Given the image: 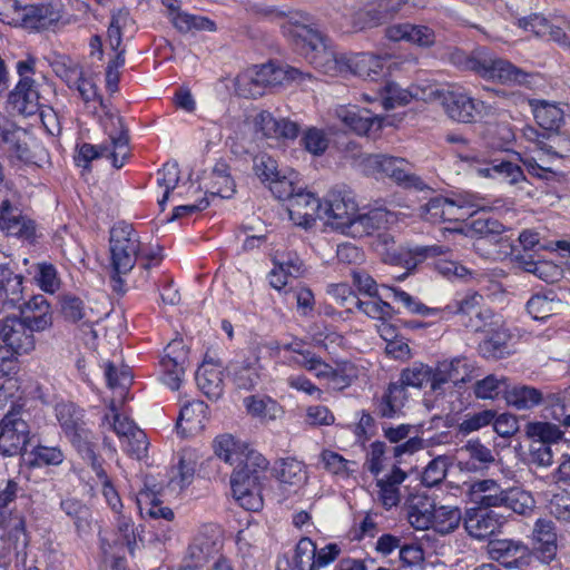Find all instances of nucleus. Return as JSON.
I'll return each instance as SVG.
<instances>
[{
	"label": "nucleus",
	"instance_id": "obj_1",
	"mask_svg": "<svg viewBox=\"0 0 570 570\" xmlns=\"http://www.w3.org/2000/svg\"><path fill=\"white\" fill-rule=\"evenodd\" d=\"M214 452L224 462L235 465L230 478L235 500L248 511H258L263 507L261 491L262 481L266 479L267 460L232 434L217 436Z\"/></svg>",
	"mask_w": 570,
	"mask_h": 570
},
{
	"label": "nucleus",
	"instance_id": "obj_2",
	"mask_svg": "<svg viewBox=\"0 0 570 570\" xmlns=\"http://www.w3.org/2000/svg\"><path fill=\"white\" fill-rule=\"evenodd\" d=\"M321 220L345 236L361 238L387 227L396 217L384 208L360 212L351 190L334 188L323 199Z\"/></svg>",
	"mask_w": 570,
	"mask_h": 570
},
{
	"label": "nucleus",
	"instance_id": "obj_3",
	"mask_svg": "<svg viewBox=\"0 0 570 570\" xmlns=\"http://www.w3.org/2000/svg\"><path fill=\"white\" fill-rule=\"evenodd\" d=\"M277 18L284 36L297 46L315 69L331 77L348 73V55H338L327 46L322 36L309 27L306 14L295 11L277 14Z\"/></svg>",
	"mask_w": 570,
	"mask_h": 570
},
{
	"label": "nucleus",
	"instance_id": "obj_4",
	"mask_svg": "<svg viewBox=\"0 0 570 570\" xmlns=\"http://www.w3.org/2000/svg\"><path fill=\"white\" fill-rule=\"evenodd\" d=\"M110 264L116 273L115 281L121 284V275L132 269L139 259L144 269L148 271L160 262V256L147 249L140 242L136 229L126 223L115 225L110 230Z\"/></svg>",
	"mask_w": 570,
	"mask_h": 570
},
{
	"label": "nucleus",
	"instance_id": "obj_5",
	"mask_svg": "<svg viewBox=\"0 0 570 570\" xmlns=\"http://www.w3.org/2000/svg\"><path fill=\"white\" fill-rule=\"evenodd\" d=\"M18 380L8 377L0 385V409L8 402L11 410L0 421V453L6 456L19 454L28 442L29 426L14 409L20 400Z\"/></svg>",
	"mask_w": 570,
	"mask_h": 570
},
{
	"label": "nucleus",
	"instance_id": "obj_6",
	"mask_svg": "<svg viewBox=\"0 0 570 570\" xmlns=\"http://www.w3.org/2000/svg\"><path fill=\"white\" fill-rule=\"evenodd\" d=\"M453 59L455 63L488 80H497L504 85H520L527 81L528 75L523 70L484 49L476 50L469 57L458 52L453 55Z\"/></svg>",
	"mask_w": 570,
	"mask_h": 570
},
{
	"label": "nucleus",
	"instance_id": "obj_7",
	"mask_svg": "<svg viewBox=\"0 0 570 570\" xmlns=\"http://www.w3.org/2000/svg\"><path fill=\"white\" fill-rule=\"evenodd\" d=\"M357 166L365 175L373 176L376 179L387 177L400 186L419 190L425 187L422 179L412 173L411 165L403 158L364 155L360 157Z\"/></svg>",
	"mask_w": 570,
	"mask_h": 570
},
{
	"label": "nucleus",
	"instance_id": "obj_8",
	"mask_svg": "<svg viewBox=\"0 0 570 570\" xmlns=\"http://www.w3.org/2000/svg\"><path fill=\"white\" fill-rule=\"evenodd\" d=\"M102 424L108 425L116 433L122 451L128 455L137 460L146 456L149 445L146 433L127 415L119 412L115 399L109 404V412L105 414Z\"/></svg>",
	"mask_w": 570,
	"mask_h": 570
},
{
	"label": "nucleus",
	"instance_id": "obj_9",
	"mask_svg": "<svg viewBox=\"0 0 570 570\" xmlns=\"http://www.w3.org/2000/svg\"><path fill=\"white\" fill-rule=\"evenodd\" d=\"M484 206L472 194L434 197L424 206V218L431 223L460 222L482 210Z\"/></svg>",
	"mask_w": 570,
	"mask_h": 570
},
{
	"label": "nucleus",
	"instance_id": "obj_10",
	"mask_svg": "<svg viewBox=\"0 0 570 570\" xmlns=\"http://www.w3.org/2000/svg\"><path fill=\"white\" fill-rule=\"evenodd\" d=\"M55 413L63 433L82 459L94 458L96 454L94 436L86 428L82 411L72 403H59L55 407Z\"/></svg>",
	"mask_w": 570,
	"mask_h": 570
},
{
	"label": "nucleus",
	"instance_id": "obj_11",
	"mask_svg": "<svg viewBox=\"0 0 570 570\" xmlns=\"http://www.w3.org/2000/svg\"><path fill=\"white\" fill-rule=\"evenodd\" d=\"M441 106L449 118L458 122L470 124L491 112V107L482 100L472 98L458 86H446Z\"/></svg>",
	"mask_w": 570,
	"mask_h": 570
},
{
	"label": "nucleus",
	"instance_id": "obj_12",
	"mask_svg": "<svg viewBox=\"0 0 570 570\" xmlns=\"http://www.w3.org/2000/svg\"><path fill=\"white\" fill-rule=\"evenodd\" d=\"M245 125L256 136L267 139H295L299 132V127L295 121L286 118L276 119L265 110L248 114Z\"/></svg>",
	"mask_w": 570,
	"mask_h": 570
},
{
	"label": "nucleus",
	"instance_id": "obj_13",
	"mask_svg": "<svg viewBox=\"0 0 570 570\" xmlns=\"http://www.w3.org/2000/svg\"><path fill=\"white\" fill-rule=\"evenodd\" d=\"M35 331L19 316L0 321V341L16 355H28L36 348Z\"/></svg>",
	"mask_w": 570,
	"mask_h": 570
},
{
	"label": "nucleus",
	"instance_id": "obj_14",
	"mask_svg": "<svg viewBox=\"0 0 570 570\" xmlns=\"http://www.w3.org/2000/svg\"><path fill=\"white\" fill-rule=\"evenodd\" d=\"M104 116L100 119L101 126L109 140L105 142L112 149L109 151L110 161L115 168H121L129 157V139L122 118L112 114L107 106L101 108Z\"/></svg>",
	"mask_w": 570,
	"mask_h": 570
},
{
	"label": "nucleus",
	"instance_id": "obj_15",
	"mask_svg": "<svg viewBox=\"0 0 570 570\" xmlns=\"http://www.w3.org/2000/svg\"><path fill=\"white\" fill-rule=\"evenodd\" d=\"M20 487L12 479L0 481V528L17 542L21 541L22 547L27 546L24 520L20 515H11L6 508L16 500Z\"/></svg>",
	"mask_w": 570,
	"mask_h": 570
},
{
	"label": "nucleus",
	"instance_id": "obj_16",
	"mask_svg": "<svg viewBox=\"0 0 570 570\" xmlns=\"http://www.w3.org/2000/svg\"><path fill=\"white\" fill-rule=\"evenodd\" d=\"M483 297L476 292H466L458 295L452 303L446 305L449 313L462 316V324L474 332L482 330L485 320L490 317L489 309H482Z\"/></svg>",
	"mask_w": 570,
	"mask_h": 570
},
{
	"label": "nucleus",
	"instance_id": "obj_17",
	"mask_svg": "<svg viewBox=\"0 0 570 570\" xmlns=\"http://www.w3.org/2000/svg\"><path fill=\"white\" fill-rule=\"evenodd\" d=\"M488 552L491 559L510 569H524L532 560L529 547L520 540H492L489 542Z\"/></svg>",
	"mask_w": 570,
	"mask_h": 570
},
{
	"label": "nucleus",
	"instance_id": "obj_18",
	"mask_svg": "<svg viewBox=\"0 0 570 570\" xmlns=\"http://www.w3.org/2000/svg\"><path fill=\"white\" fill-rule=\"evenodd\" d=\"M333 112L346 129L357 135H370L384 126V118L356 105H340Z\"/></svg>",
	"mask_w": 570,
	"mask_h": 570
},
{
	"label": "nucleus",
	"instance_id": "obj_19",
	"mask_svg": "<svg viewBox=\"0 0 570 570\" xmlns=\"http://www.w3.org/2000/svg\"><path fill=\"white\" fill-rule=\"evenodd\" d=\"M340 554L336 544L330 543L317 550L309 538H302L295 548L293 560L301 570H320L332 563Z\"/></svg>",
	"mask_w": 570,
	"mask_h": 570
},
{
	"label": "nucleus",
	"instance_id": "obj_20",
	"mask_svg": "<svg viewBox=\"0 0 570 570\" xmlns=\"http://www.w3.org/2000/svg\"><path fill=\"white\" fill-rule=\"evenodd\" d=\"M0 229L8 236H13L22 240L33 242L37 237L35 222L21 209L12 205L9 199L0 204Z\"/></svg>",
	"mask_w": 570,
	"mask_h": 570
},
{
	"label": "nucleus",
	"instance_id": "obj_21",
	"mask_svg": "<svg viewBox=\"0 0 570 570\" xmlns=\"http://www.w3.org/2000/svg\"><path fill=\"white\" fill-rule=\"evenodd\" d=\"M311 363V373L318 380L327 382V387L342 391L350 386L352 382L357 379L360 368L352 362L344 361L337 363L335 367L321 360H313Z\"/></svg>",
	"mask_w": 570,
	"mask_h": 570
},
{
	"label": "nucleus",
	"instance_id": "obj_22",
	"mask_svg": "<svg viewBox=\"0 0 570 570\" xmlns=\"http://www.w3.org/2000/svg\"><path fill=\"white\" fill-rule=\"evenodd\" d=\"M322 209L323 200L309 191H304L303 188L291 197L287 205L289 219L304 228L312 227L317 218L321 219Z\"/></svg>",
	"mask_w": 570,
	"mask_h": 570
},
{
	"label": "nucleus",
	"instance_id": "obj_23",
	"mask_svg": "<svg viewBox=\"0 0 570 570\" xmlns=\"http://www.w3.org/2000/svg\"><path fill=\"white\" fill-rule=\"evenodd\" d=\"M227 377L238 391H253L263 380V368L258 356L235 360L227 366Z\"/></svg>",
	"mask_w": 570,
	"mask_h": 570
},
{
	"label": "nucleus",
	"instance_id": "obj_24",
	"mask_svg": "<svg viewBox=\"0 0 570 570\" xmlns=\"http://www.w3.org/2000/svg\"><path fill=\"white\" fill-rule=\"evenodd\" d=\"M161 491L163 485L156 483L154 478L146 479L144 488L136 495L137 508L142 518L161 519L166 522L174 519L173 510L163 505L158 499Z\"/></svg>",
	"mask_w": 570,
	"mask_h": 570
},
{
	"label": "nucleus",
	"instance_id": "obj_25",
	"mask_svg": "<svg viewBox=\"0 0 570 570\" xmlns=\"http://www.w3.org/2000/svg\"><path fill=\"white\" fill-rule=\"evenodd\" d=\"M465 159L471 161V169L482 178H490L510 185L517 184L524 178L520 166L509 160L494 159L483 161L476 157H465Z\"/></svg>",
	"mask_w": 570,
	"mask_h": 570
},
{
	"label": "nucleus",
	"instance_id": "obj_26",
	"mask_svg": "<svg viewBox=\"0 0 570 570\" xmlns=\"http://www.w3.org/2000/svg\"><path fill=\"white\" fill-rule=\"evenodd\" d=\"M471 364L464 357H455L440 362L436 367L432 368L434 392L443 390L448 383L458 385L471 379Z\"/></svg>",
	"mask_w": 570,
	"mask_h": 570
},
{
	"label": "nucleus",
	"instance_id": "obj_27",
	"mask_svg": "<svg viewBox=\"0 0 570 570\" xmlns=\"http://www.w3.org/2000/svg\"><path fill=\"white\" fill-rule=\"evenodd\" d=\"M164 356L160 360V366L163 370V382L170 390H178L184 376V361L185 353L184 346L180 341L170 342L165 351Z\"/></svg>",
	"mask_w": 570,
	"mask_h": 570
},
{
	"label": "nucleus",
	"instance_id": "obj_28",
	"mask_svg": "<svg viewBox=\"0 0 570 570\" xmlns=\"http://www.w3.org/2000/svg\"><path fill=\"white\" fill-rule=\"evenodd\" d=\"M9 104L21 115L32 116L39 112L42 119L46 117L36 81L20 80L9 96Z\"/></svg>",
	"mask_w": 570,
	"mask_h": 570
},
{
	"label": "nucleus",
	"instance_id": "obj_29",
	"mask_svg": "<svg viewBox=\"0 0 570 570\" xmlns=\"http://www.w3.org/2000/svg\"><path fill=\"white\" fill-rule=\"evenodd\" d=\"M26 131L12 122L8 117L0 115V147L11 157L21 161L30 159V151L24 141Z\"/></svg>",
	"mask_w": 570,
	"mask_h": 570
},
{
	"label": "nucleus",
	"instance_id": "obj_30",
	"mask_svg": "<svg viewBox=\"0 0 570 570\" xmlns=\"http://www.w3.org/2000/svg\"><path fill=\"white\" fill-rule=\"evenodd\" d=\"M434 509V501L425 493L410 494L405 501L407 522L417 531L430 529Z\"/></svg>",
	"mask_w": 570,
	"mask_h": 570
},
{
	"label": "nucleus",
	"instance_id": "obj_31",
	"mask_svg": "<svg viewBox=\"0 0 570 570\" xmlns=\"http://www.w3.org/2000/svg\"><path fill=\"white\" fill-rule=\"evenodd\" d=\"M17 308L20 318L26 321L35 332H43L52 325V312L50 304L42 295H35L28 302H23Z\"/></svg>",
	"mask_w": 570,
	"mask_h": 570
},
{
	"label": "nucleus",
	"instance_id": "obj_32",
	"mask_svg": "<svg viewBox=\"0 0 570 570\" xmlns=\"http://www.w3.org/2000/svg\"><path fill=\"white\" fill-rule=\"evenodd\" d=\"M198 460V453L194 449H185L180 452L177 466L170 471L167 484L169 491L179 493L191 484Z\"/></svg>",
	"mask_w": 570,
	"mask_h": 570
},
{
	"label": "nucleus",
	"instance_id": "obj_33",
	"mask_svg": "<svg viewBox=\"0 0 570 570\" xmlns=\"http://www.w3.org/2000/svg\"><path fill=\"white\" fill-rule=\"evenodd\" d=\"M534 549L542 562H550L557 554V532L553 521L538 519L532 531Z\"/></svg>",
	"mask_w": 570,
	"mask_h": 570
},
{
	"label": "nucleus",
	"instance_id": "obj_34",
	"mask_svg": "<svg viewBox=\"0 0 570 570\" xmlns=\"http://www.w3.org/2000/svg\"><path fill=\"white\" fill-rule=\"evenodd\" d=\"M494 462L492 451L478 440L469 441L458 452V466L462 471L476 472Z\"/></svg>",
	"mask_w": 570,
	"mask_h": 570
},
{
	"label": "nucleus",
	"instance_id": "obj_35",
	"mask_svg": "<svg viewBox=\"0 0 570 570\" xmlns=\"http://www.w3.org/2000/svg\"><path fill=\"white\" fill-rule=\"evenodd\" d=\"M207 405L203 401H193L181 406L177 420V430L184 435L202 432L207 422Z\"/></svg>",
	"mask_w": 570,
	"mask_h": 570
},
{
	"label": "nucleus",
	"instance_id": "obj_36",
	"mask_svg": "<svg viewBox=\"0 0 570 570\" xmlns=\"http://www.w3.org/2000/svg\"><path fill=\"white\" fill-rule=\"evenodd\" d=\"M500 527V515L494 511H470L464 519L466 532L478 540L490 537L495 533Z\"/></svg>",
	"mask_w": 570,
	"mask_h": 570
},
{
	"label": "nucleus",
	"instance_id": "obj_37",
	"mask_svg": "<svg viewBox=\"0 0 570 570\" xmlns=\"http://www.w3.org/2000/svg\"><path fill=\"white\" fill-rule=\"evenodd\" d=\"M504 491L497 481L484 479L469 485L468 497L472 503L480 507H502Z\"/></svg>",
	"mask_w": 570,
	"mask_h": 570
},
{
	"label": "nucleus",
	"instance_id": "obj_38",
	"mask_svg": "<svg viewBox=\"0 0 570 570\" xmlns=\"http://www.w3.org/2000/svg\"><path fill=\"white\" fill-rule=\"evenodd\" d=\"M196 382L199 390L212 400H218L224 393L222 366L205 361L196 372Z\"/></svg>",
	"mask_w": 570,
	"mask_h": 570
},
{
	"label": "nucleus",
	"instance_id": "obj_39",
	"mask_svg": "<svg viewBox=\"0 0 570 570\" xmlns=\"http://www.w3.org/2000/svg\"><path fill=\"white\" fill-rule=\"evenodd\" d=\"M348 73L375 80L385 73L386 61L368 52L348 55Z\"/></svg>",
	"mask_w": 570,
	"mask_h": 570
},
{
	"label": "nucleus",
	"instance_id": "obj_40",
	"mask_svg": "<svg viewBox=\"0 0 570 570\" xmlns=\"http://www.w3.org/2000/svg\"><path fill=\"white\" fill-rule=\"evenodd\" d=\"M406 473L400 468L394 466L386 479H380L376 482L377 501L385 508L396 507L401 501L400 485L405 481Z\"/></svg>",
	"mask_w": 570,
	"mask_h": 570
},
{
	"label": "nucleus",
	"instance_id": "obj_41",
	"mask_svg": "<svg viewBox=\"0 0 570 570\" xmlns=\"http://www.w3.org/2000/svg\"><path fill=\"white\" fill-rule=\"evenodd\" d=\"M261 82L266 88L281 86L289 81L298 80L303 73L293 67L268 62L262 66H254Z\"/></svg>",
	"mask_w": 570,
	"mask_h": 570
},
{
	"label": "nucleus",
	"instance_id": "obj_42",
	"mask_svg": "<svg viewBox=\"0 0 570 570\" xmlns=\"http://www.w3.org/2000/svg\"><path fill=\"white\" fill-rule=\"evenodd\" d=\"M530 107L537 124L548 131L558 130L563 121V110L556 104L531 100Z\"/></svg>",
	"mask_w": 570,
	"mask_h": 570
},
{
	"label": "nucleus",
	"instance_id": "obj_43",
	"mask_svg": "<svg viewBox=\"0 0 570 570\" xmlns=\"http://www.w3.org/2000/svg\"><path fill=\"white\" fill-rule=\"evenodd\" d=\"M61 309L63 316L71 322H81L85 327L88 328L89 333L94 334L92 325L98 321V316L94 314V311L87 307L83 302L71 295L63 297L61 302Z\"/></svg>",
	"mask_w": 570,
	"mask_h": 570
},
{
	"label": "nucleus",
	"instance_id": "obj_44",
	"mask_svg": "<svg viewBox=\"0 0 570 570\" xmlns=\"http://www.w3.org/2000/svg\"><path fill=\"white\" fill-rule=\"evenodd\" d=\"M461 521L462 514L458 507L435 504L430 529L441 535H446L455 531Z\"/></svg>",
	"mask_w": 570,
	"mask_h": 570
},
{
	"label": "nucleus",
	"instance_id": "obj_45",
	"mask_svg": "<svg viewBox=\"0 0 570 570\" xmlns=\"http://www.w3.org/2000/svg\"><path fill=\"white\" fill-rule=\"evenodd\" d=\"M49 9L43 6H21L18 3L12 26L39 30L49 21Z\"/></svg>",
	"mask_w": 570,
	"mask_h": 570
},
{
	"label": "nucleus",
	"instance_id": "obj_46",
	"mask_svg": "<svg viewBox=\"0 0 570 570\" xmlns=\"http://www.w3.org/2000/svg\"><path fill=\"white\" fill-rule=\"evenodd\" d=\"M86 460L89 462L92 471L95 472L98 479V482L101 485V493L107 504L115 513H119V511L122 509L120 497L117 490L115 489L111 480L109 479L108 474L104 470L101 461L96 454H94V458H88Z\"/></svg>",
	"mask_w": 570,
	"mask_h": 570
},
{
	"label": "nucleus",
	"instance_id": "obj_47",
	"mask_svg": "<svg viewBox=\"0 0 570 570\" xmlns=\"http://www.w3.org/2000/svg\"><path fill=\"white\" fill-rule=\"evenodd\" d=\"M244 405L250 415L264 420L274 421L283 414L282 406L269 396H247Z\"/></svg>",
	"mask_w": 570,
	"mask_h": 570
},
{
	"label": "nucleus",
	"instance_id": "obj_48",
	"mask_svg": "<svg viewBox=\"0 0 570 570\" xmlns=\"http://www.w3.org/2000/svg\"><path fill=\"white\" fill-rule=\"evenodd\" d=\"M505 400L508 404L518 410H529L540 404L543 400L542 393L535 387L528 385H517L508 387Z\"/></svg>",
	"mask_w": 570,
	"mask_h": 570
},
{
	"label": "nucleus",
	"instance_id": "obj_49",
	"mask_svg": "<svg viewBox=\"0 0 570 570\" xmlns=\"http://www.w3.org/2000/svg\"><path fill=\"white\" fill-rule=\"evenodd\" d=\"M268 188L276 198L289 202L291 197L302 189V186L298 174L292 169H285L271 181Z\"/></svg>",
	"mask_w": 570,
	"mask_h": 570
},
{
	"label": "nucleus",
	"instance_id": "obj_50",
	"mask_svg": "<svg viewBox=\"0 0 570 570\" xmlns=\"http://www.w3.org/2000/svg\"><path fill=\"white\" fill-rule=\"evenodd\" d=\"M406 401V391L399 383H391L379 404V412L384 417L399 415Z\"/></svg>",
	"mask_w": 570,
	"mask_h": 570
},
{
	"label": "nucleus",
	"instance_id": "obj_51",
	"mask_svg": "<svg viewBox=\"0 0 570 570\" xmlns=\"http://www.w3.org/2000/svg\"><path fill=\"white\" fill-rule=\"evenodd\" d=\"M502 507L518 514L527 515L533 511L535 501L530 492L520 488H510L504 491Z\"/></svg>",
	"mask_w": 570,
	"mask_h": 570
},
{
	"label": "nucleus",
	"instance_id": "obj_52",
	"mask_svg": "<svg viewBox=\"0 0 570 570\" xmlns=\"http://www.w3.org/2000/svg\"><path fill=\"white\" fill-rule=\"evenodd\" d=\"M265 89L254 67L240 72L235 79V91L242 97L257 98L264 95Z\"/></svg>",
	"mask_w": 570,
	"mask_h": 570
},
{
	"label": "nucleus",
	"instance_id": "obj_53",
	"mask_svg": "<svg viewBox=\"0 0 570 570\" xmlns=\"http://www.w3.org/2000/svg\"><path fill=\"white\" fill-rule=\"evenodd\" d=\"M157 186L163 190L158 198V205L164 210L165 204L169 199L170 193L177 187L179 181V168L176 163H166L156 174Z\"/></svg>",
	"mask_w": 570,
	"mask_h": 570
},
{
	"label": "nucleus",
	"instance_id": "obj_54",
	"mask_svg": "<svg viewBox=\"0 0 570 570\" xmlns=\"http://www.w3.org/2000/svg\"><path fill=\"white\" fill-rule=\"evenodd\" d=\"M380 102L384 109H393L407 105L413 100L411 87L401 88L397 83L387 81L379 91Z\"/></svg>",
	"mask_w": 570,
	"mask_h": 570
},
{
	"label": "nucleus",
	"instance_id": "obj_55",
	"mask_svg": "<svg viewBox=\"0 0 570 570\" xmlns=\"http://www.w3.org/2000/svg\"><path fill=\"white\" fill-rule=\"evenodd\" d=\"M279 348L291 353V356L287 358V363L291 366H298L308 372H311V363H314L313 360H321V356L305 348V343L301 340H293L289 343L282 344Z\"/></svg>",
	"mask_w": 570,
	"mask_h": 570
},
{
	"label": "nucleus",
	"instance_id": "obj_56",
	"mask_svg": "<svg viewBox=\"0 0 570 570\" xmlns=\"http://www.w3.org/2000/svg\"><path fill=\"white\" fill-rule=\"evenodd\" d=\"M509 338L505 331H499L480 344V353L487 358H503L512 353Z\"/></svg>",
	"mask_w": 570,
	"mask_h": 570
},
{
	"label": "nucleus",
	"instance_id": "obj_57",
	"mask_svg": "<svg viewBox=\"0 0 570 570\" xmlns=\"http://www.w3.org/2000/svg\"><path fill=\"white\" fill-rule=\"evenodd\" d=\"M131 24L130 16L125 10H119L112 13L108 30H107V42L111 50L116 51L125 50L121 48L122 33Z\"/></svg>",
	"mask_w": 570,
	"mask_h": 570
},
{
	"label": "nucleus",
	"instance_id": "obj_58",
	"mask_svg": "<svg viewBox=\"0 0 570 570\" xmlns=\"http://www.w3.org/2000/svg\"><path fill=\"white\" fill-rule=\"evenodd\" d=\"M435 269L440 275L451 282L468 283L475 279L479 275L476 272L469 269L459 262L441 258L435 262Z\"/></svg>",
	"mask_w": 570,
	"mask_h": 570
},
{
	"label": "nucleus",
	"instance_id": "obj_59",
	"mask_svg": "<svg viewBox=\"0 0 570 570\" xmlns=\"http://www.w3.org/2000/svg\"><path fill=\"white\" fill-rule=\"evenodd\" d=\"M509 384L504 376L491 374L475 383L474 394L478 399L493 400L500 394L505 396Z\"/></svg>",
	"mask_w": 570,
	"mask_h": 570
},
{
	"label": "nucleus",
	"instance_id": "obj_60",
	"mask_svg": "<svg viewBox=\"0 0 570 570\" xmlns=\"http://www.w3.org/2000/svg\"><path fill=\"white\" fill-rule=\"evenodd\" d=\"M534 154V156H527L522 159L528 173L541 179L549 180L553 178L556 173L549 166V163L552 158L560 157L559 153L557 155H549L547 151H535Z\"/></svg>",
	"mask_w": 570,
	"mask_h": 570
},
{
	"label": "nucleus",
	"instance_id": "obj_61",
	"mask_svg": "<svg viewBox=\"0 0 570 570\" xmlns=\"http://www.w3.org/2000/svg\"><path fill=\"white\" fill-rule=\"evenodd\" d=\"M277 476L282 483L301 485L306 480L305 465L296 459H284L277 469Z\"/></svg>",
	"mask_w": 570,
	"mask_h": 570
},
{
	"label": "nucleus",
	"instance_id": "obj_62",
	"mask_svg": "<svg viewBox=\"0 0 570 570\" xmlns=\"http://www.w3.org/2000/svg\"><path fill=\"white\" fill-rule=\"evenodd\" d=\"M428 383H430V385L432 386V368L422 363H415L411 367L405 368L402 372L399 384L402 385L404 389L405 386L421 389Z\"/></svg>",
	"mask_w": 570,
	"mask_h": 570
},
{
	"label": "nucleus",
	"instance_id": "obj_63",
	"mask_svg": "<svg viewBox=\"0 0 570 570\" xmlns=\"http://www.w3.org/2000/svg\"><path fill=\"white\" fill-rule=\"evenodd\" d=\"M35 282L41 291L48 294H55L61 285L57 268L49 263L36 265Z\"/></svg>",
	"mask_w": 570,
	"mask_h": 570
},
{
	"label": "nucleus",
	"instance_id": "obj_64",
	"mask_svg": "<svg viewBox=\"0 0 570 570\" xmlns=\"http://www.w3.org/2000/svg\"><path fill=\"white\" fill-rule=\"evenodd\" d=\"M560 306L553 297L546 294H535L527 303V311L533 320L543 321L557 312Z\"/></svg>",
	"mask_w": 570,
	"mask_h": 570
}]
</instances>
